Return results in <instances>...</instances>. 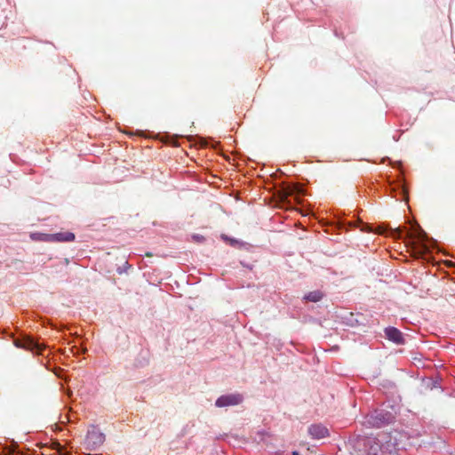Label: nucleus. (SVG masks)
<instances>
[{
  "label": "nucleus",
  "instance_id": "3",
  "mask_svg": "<svg viewBox=\"0 0 455 455\" xmlns=\"http://www.w3.org/2000/svg\"><path fill=\"white\" fill-rule=\"evenodd\" d=\"M243 400V397L241 394H228L220 396L216 402L215 405L217 407H226V406H234L240 404Z\"/></svg>",
  "mask_w": 455,
  "mask_h": 455
},
{
  "label": "nucleus",
  "instance_id": "8",
  "mask_svg": "<svg viewBox=\"0 0 455 455\" xmlns=\"http://www.w3.org/2000/svg\"><path fill=\"white\" fill-rule=\"evenodd\" d=\"M47 241L52 242H71L75 240V235L71 232H60L47 235Z\"/></svg>",
  "mask_w": 455,
  "mask_h": 455
},
{
  "label": "nucleus",
  "instance_id": "9",
  "mask_svg": "<svg viewBox=\"0 0 455 455\" xmlns=\"http://www.w3.org/2000/svg\"><path fill=\"white\" fill-rule=\"evenodd\" d=\"M323 297V293L321 291H313L308 292L305 299L307 300L312 301V302H318L320 301Z\"/></svg>",
  "mask_w": 455,
  "mask_h": 455
},
{
  "label": "nucleus",
  "instance_id": "7",
  "mask_svg": "<svg viewBox=\"0 0 455 455\" xmlns=\"http://www.w3.org/2000/svg\"><path fill=\"white\" fill-rule=\"evenodd\" d=\"M371 423L377 427H380L386 423H388L392 419V415L390 413H383V412H376V414L371 417Z\"/></svg>",
  "mask_w": 455,
  "mask_h": 455
},
{
  "label": "nucleus",
  "instance_id": "12",
  "mask_svg": "<svg viewBox=\"0 0 455 455\" xmlns=\"http://www.w3.org/2000/svg\"><path fill=\"white\" fill-rule=\"evenodd\" d=\"M193 239L197 243H202L204 241V237L203 235H193Z\"/></svg>",
  "mask_w": 455,
  "mask_h": 455
},
{
  "label": "nucleus",
  "instance_id": "6",
  "mask_svg": "<svg viewBox=\"0 0 455 455\" xmlns=\"http://www.w3.org/2000/svg\"><path fill=\"white\" fill-rule=\"evenodd\" d=\"M387 338L395 344H403L404 339L403 333L395 327H388L385 330Z\"/></svg>",
  "mask_w": 455,
  "mask_h": 455
},
{
  "label": "nucleus",
  "instance_id": "11",
  "mask_svg": "<svg viewBox=\"0 0 455 455\" xmlns=\"http://www.w3.org/2000/svg\"><path fill=\"white\" fill-rule=\"evenodd\" d=\"M403 229L401 228H397L395 230H393L392 235L397 238H403Z\"/></svg>",
  "mask_w": 455,
  "mask_h": 455
},
{
  "label": "nucleus",
  "instance_id": "1",
  "mask_svg": "<svg viewBox=\"0 0 455 455\" xmlns=\"http://www.w3.org/2000/svg\"><path fill=\"white\" fill-rule=\"evenodd\" d=\"M405 236L411 240L410 245L415 257H423L428 251V248L425 243L427 240V235L419 225H413Z\"/></svg>",
  "mask_w": 455,
  "mask_h": 455
},
{
  "label": "nucleus",
  "instance_id": "2",
  "mask_svg": "<svg viewBox=\"0 0 455 455\" xmlns=\"http://www.w3.org/2000/svg\"><path fill=\"white\" fill-rule=\"evenodd\" d=\"M105 441V435L96 427H92L86 435L84 444L87 450L93 451Z\"/></svg>",
  "mask_w": 455,
  "mask_h": 455
},
{
  "label": "nucleus",
  "instance_id": "13",
  "mask_svg": "<svg viewBox=\"0 0 455 455\" xmlns=\"http://www.w3.org/2000/svg\"><path fill=\"white\" fill-rule=\"evenodd\" d=\"M222 238L225 239V240H228L230 242L231 244H234L235 243V241L234 239H228L226 235H222Z\"/></svg>",
  "mask_w": 455,
  "mask_h": 455
},
{
  "label": "nucleus",
  "instance_id": "14",
  "mask_svg": "<svg viewBox=\"0 0 455 455\" xmlns=\"http://www.w3.org/2000/svg\"><path fill=\"white\" fill-rule=\"evenodd\" d=\"M146 256H147V257H152V253H151V252H147V253H146Z\"/></svg>",
  "mask_w": 455,
  "mask_h": 455
},
{
  "label": "nucleus",
  "instance_id": "15",
  "mask_svg": "<svg viewBox=\"0 0 455 455\" xmlns=\"http://www.w3.org/2000/svg\"><path fill=\"white\" fill-rule=\"evenodd\" d=\"M292 455H299V453L298 451H293Z\"/></svg>",
  "mask_w": 455,
  "mask_h": 455
},
{
  "label": "nucleus",
  "instance_id": "4",
  "mask_svg": "<svg viewBox=\"0 0 455 455\" xmlns=\"http://www.w3.org/2000/svg\"><path fill=\"white\" fill-rule=\"evenodd\" d=\"M14 345L17 347L23 348L31 352L41 353L44 349V347L39 343L36 342L29 337H25L23 339H18L14 340Z\"/></svg>",
  "mask_w": 455,
  "mask_h": 455
},
{
  "label": "nucleus",
  "instance_id": "5",
  "mask_svg": "<svg viewBox=\"0 0 455 455\" xmlns=\"http://www.w3.org/2000/svg\"><path fill=\"white\" fill-rule=\"evenodd\" d=\"M313 439H322L329 436V430L322 424H313L307 430Z\"/></svg>",
  "mask_w": 455,
  "mask_h": 455
},
{
  "label": "nucleus",
  "instance_id": "10",
  "mask_svg": "<svg viewBox=\"0 0 455 455\" xmlns=\"http://www.w3.org/2000/svg\"><path fill=\"white\" fill-rule=\"evenodd\" d=\"M296 188L294 187H288L286 188L283 192V199H287L288 196L293 195L295 193Z\"/></svg>",
  "mask_w": 455,
  "mask_h": 455
}]
</instances>
